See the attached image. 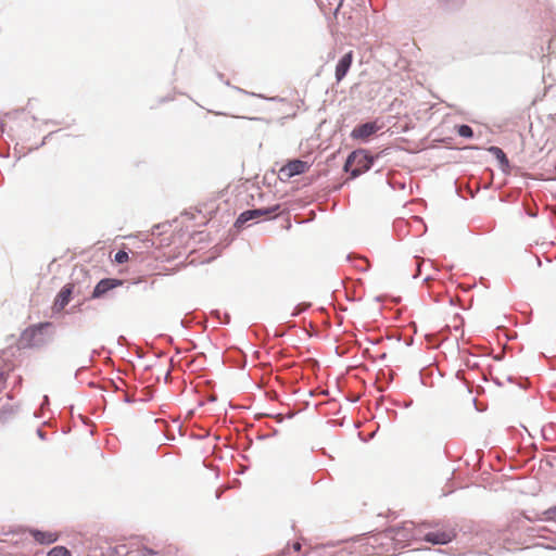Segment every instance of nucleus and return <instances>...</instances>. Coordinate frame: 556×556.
Wrapping results in <instances>:
<instances>
[{
    "mask_svg": "<svg viewBox=\"0 0 556 556\" xmlns=\"http://www.w3.org/2000/svg\"><path fill=\"white\" fill-rule=\"evenodd\" d=\"M424 527L413 521H404L400 526L387 529L382 533L369 538L377 556H391L396 548H403L413 541L421 540Z\"/></svg>",
    "mask_w": 556,
    "mask_h": 556,
    "instance_id": "1",
    "label": "nucleus"
},
{
    "mask_svg": "<svg viewBox=\"0 0 556 556\" xmlns=\"http://www.w3.org/2000/svg\"><path fill=\"white\" fill-rule=\"evenodd\" d=\"M54 333V326L50 321L30 325L21 332L17 348L20 350L41 349L53 339Z\"/></svg>",
    "mask_w": 556,
    "mask_h": 556,
    "instance_id": "2",
    "label": "nucleus"
},
{
    "mask_svg": "<svg viewBox=\"0 0 556 556\" xmlns=\"http://www.w3.org/2000/svg\"><path fill=\"white\" fill-rule=\"evenodd\" d=\"M372 165V157L366 151L357 150L352 152L344 164L345 172H350L352 177H357L368 170Z\"/></svg>",
    "mask_w": 556,
    "mask_h": 556,
    "instance_id": "3",
    "label": "nucleus"
},
{
    "mask_svg": "<svg viewBox=\"0 0 556 556\" xmlns=\"http://www.w3.org/2000/svg\"><path fill=\"white\" fill-rule=\"evenodd\" d=\"M420 527H424L421 540L431 544H447L456 536L455 530L450 527L430 528L428 523H421Z\"/></svg>",
    "mask_w": 556,
    "mask_h": 556,
    "instance_id": "4",
    "label": "nucleus"
},
{
    "mask_svg": "<svg viewBox=\"0 0 556 556\" xmlns=\"http://www.w3.org/2000/svg\"><path fill=\"white\" fill-rule=\"evenodd\" d=\"M309 165L301 160H292L283 165L279 170L281 179H290L295 175L304 174L308 170Z\"/></svg>",
    "mask_w": 556,
    "mask_h": 556,
    "instance_id": "5",
    "label": "nucleus"
},
{
    "mask_svg": "<svg viewBox=\"0 0 556 556\" xmlns=\"http://www.w3.org/2000/svg\"><path fill=\"white\" fill-rule=\"evenodd\" d=\"M279 208H280V205L277 204V205H274V206L267 207V208H257V210L245 211L240 214V216L237 219V224L242 225L253 218L268 217L273 214H276L279 211Z\"/></svg>",
    "mask_w": 556,
    "mask_h": 556,
    "instance_id": "6",
    "label": "nucleus"
},
{
    "mask_svg": "<svg viewBox=\"0 0 556 556\" xmlns=\"http://www.w3.org/2000/svg\"><path fill=\"white\" fill-rule=\"evenodd\" d=\"M122 285H123V281L118 280V279H111V278L102 279L94 287L91 298L99 299V298L103 296L105 293H108L110 290H113L114 288L119 287Z\"/></svg>",
    "mask_w": 556,
    "mask_h": 556,
    "instance_id": "7",
    "label": "nucleus"
},
{
    "mask_svg": "<svg viewBox=\"0 0 556 556\" xmlns=\"http://www.w3.org/2000/svg\"><path fill=\"white\" fill-rule=\"evenodd\" d=\"M353 63V52L349 51L345 53L338 62L336 66V80L340 83L349 72L351 65Z\"/></svg>",
    "mask_w": 556,
    "mask_h": 556,
    "instance_id": "8",
    "label": "nucleus"
},
{
    "mask_svg": "<svg viewBox=\"0 0 556 556\" xmlns=\"http://www.w3.org/2000/svg\"><path fill=\"white\" fill-rule=\"evenodd\" d=\"M378 129L379 127L377 126L376 123H365L355 127L351 132V137L354 139L365 140L369 138L371 135H374Z\"/></svg>",
    "mask_w": 556,
    "mask_h": 556,
    "instance_id": "9",
    "label": "nucleus"
},
{
    "mask_svg": "<svg viewBox=\"0 0 556 556\" xmlns=\"http://www.w3.org/2000/svg\"><path fill=\"white\" fill-rule=\"evenodd\" d=\"M73 292V286L72 285H65L60 292L58 293L55 301H54V307H56L59 311L63 309L71 301V295Z\"/></svg>",
    "mask_w": 556,
    "mask_h": 556,
    "instance_id": "10",
    "label": "nucleus"
},
{
    "mask_svg": "<svg viewBox=\"0 0 556 556\" xmlns=\"http://www.w3.org/2000/svg\"><path fill=\"white\" fill-rule=\"evenodd\" d=\"M31 535L40 544H51L58 540V535L49 531L34 530Z\"/></svg>",
    "mask_w": 556,
    "mask_h": 556,
    "instance_id": "11",
    "label": "nucleus"
},
{
    "mask_svg": "<svg viewBox=\"0 0 556 556\" xmlns=\"http://www.w3.org/2000/svg\"><path fill=\"white\" fill-rule=\"evenodd\" d=\"M490 151L496 156V159L502 163L507 165L508 160L506 157V154L503 152V150L498 147H491Z\"/></svg>",
    "mask_w": 556,
    "mask_h": 556,
    "instance_id": "12",
    "label": "nucleus"
},
{
    "mask_svg": "<svg viewBox=\"0 0 556 556\" xmlns=\"http://www.w3.org/2000/svg\"><path fill=\"white\" fill-rule=\"evenodd\" d=\"M47 556H72L71 552L64 546L53 547Z\"/></svg>",
    "mask_w": 556,
    "mask_h": 556,
    "instance_id": "13",
    "label": "nucleus"
},
{
    "mask_svg": "<svg viewBox=\"0 0 556 556\" xmlns=\"http://www.w3.org/2000/svg\"><path fill=\"white\" fill-rule=\"evenodd\" d=\"M457 134L460 137L471 138L473 136L472 128L468 125H460L457 127Z\"/></svg>",
    "mask_w": 556,
    "mask_h": 556,
    "instance_id": "14",
    "label": "nucleus"
},
{
    "mask_svg": "<svg viewBox=\"0 0 556 556\" xmlns=\"http://www.w3.org/2000/svg\"><path fill=\"white\" fill-rule=\"evenodd\" d=\"M543 520L556 522V506H553L543 511Z\"/></svg>",
    "mask_w": 556,
    "mask_h": 556,
    "instance_id": "15",
    "label": "nucleus"
},
{
    "mask_svg": "<svg viewBox=\"0 0 556 556\" xmlns=\"http://www.w3.org/2000/svg\"><path fill=\"white\" fill-rule=\"evenodd\" d=\"M301 551V543L295 542L292 544V552L288 548L287 552H283L285 556H299V552Z\"/></svg>",
    "mask_w": 556,
    "mask_h": 556,
    "instance_id": "16",
    "label": "nucleus"
},
{
    "mask_svg": "<svg viewBox=\"0 0 556 556\" xmlns=\"http://www.w3.org/2000/svg\"><path fill=\"white\" fill-rule=\"evenodd\" d=\"M128 258L129 256L126 251H118L114 256V261L119 264L127 262Z\"/></svg>",
    "mask_w": 556,
    "mask_h": 556,
    "instance_id": "17",
    "label": "nucleus"
},
{
    "mask_svg": "<svg viewBox=\"0 0 556 556\" xmlns=\"http://www.w3.org/2000/svg\"><path fill=\"white\" fill-rule=\"evenodd\" d=\"M417 265H418V275H419V274H420L421 263H420V262H418V263H417Z\"/></svg>",
    "mask_w": 556,
    "mask_h": 556,
    "instance_id": "18",
    "label": "nucleus"
},
{
    "mask_svg": "<svg viewBox=\"0 0 556 556\" xmlns=\"http://www.w3.org/2000/svg\"><path fill=\"white\" fill-rule=\"evenodd\" d=\"M278 556H285V554L278 555Z\"/></svg>",
    "mask_w": 556,
    "mask_h": 556,
    "instance_id": "19",
    "label": "nucleus"
}]
</instances>
